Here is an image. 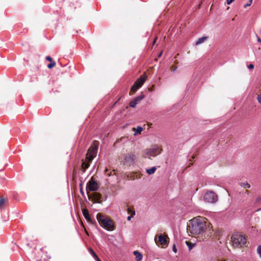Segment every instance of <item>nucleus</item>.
Segmentation results:
<instances>
[{
  "label": "nucleus",
  "instance_id": "17",
  "mask_svg": "<svg viewBox=\"0 0 261 261\" xmlns=\"http://www.w3.org/2000/svg\"><path fill=\"white\" fill-rule=\"evenodd\" d=\"M240 194L242 197L245 198L246 197L247 195L249 194V191L247 190H244L240 192Z\"/></svg>",
  "mask_w": 261,
  "mask_h": 261
},
{
  "label": "nucleus",
  "instance_id": "15",
  "mask_svg": "<svg viewBox=\"0 0 261 261\" xmlns=\"http://www.w3.org/2000/svg\"><path fill=\"white\" fill-rule=\"evenodd\" d=\"M207 37H202L201 38H199L196 42L195 44L196 45H199L203 42H204L206 40H207Z\"/></svg>",
  "mask_w": 261,
  "mask_h": 261
},
{
  "label": "nucleus",
  "instance_id": "39",
  "mask_svg": "<svg viewBox=\"0 0 261 261\" xmlns=\"http://www.w3.org/2000/svg\"><path fill=\"white\" fill-rule=\"evenodd\" d=\"M260 200V198H257V201H258Z\"/></svg>",
  "mask_w": 261,
  "mask_h": 261
},
{
  "label": "nucleus",
  "instance_id": "14",
  "mask_svg": "<svg viewBox=\"0 0 261 261\" xmlns=\"http://www.w3.org/2000/svg\"><path fill=\"white\" fill-rule=\"evenodd\" d=\"M89 251L91 255L93 257V258L96 260V261H101L99 258L98 256L96 255L95 252L93 251V250L91 248L89 249Z\"/></svg>",
  "mask_w": 261,
  "mask_h": 261
},
{
  "label": "nucleus",
  "instance_id": "9",
  "mask_svg": "<svg viewBox=\"0 0 261 261\" xmlns=\"http://www.w3.org/2000/svg\"><path fill=\"white\" fill-rule=\"evenodd\" d=\"M146 78L147 76L145 74H143L134 83L140 88L144 83Z\"/></svg>",
  "mask_w": 261,
  "mask_h": 261
},
{
  "label": "nucleus",
  "instance_id": "23",
  "mask_svg": "<svg viewBox=\"0 0 261 261\" xmlns=\"http://www.w3.org/2000/svg\"><path fill=\"white\" fill-rule=\"evenodd\" d=\"M56 65V62L55 61H53L50 62V63L47 65V67L49 69L54 67Z\"/></svg>",
  "mask_w": 261,
  "mask_h": 261
},
{
  "label": "nucleus",
  "instance_id": "26",
  "mask_svg": "<svg viewBox=\"0 0 261 261\" xmlns=\"http://www.w3.org/2000/svg\"><path fill=\"white\" fill-rule=\"evenodd\" d=\"M5 202V199L4 198L0 199V207H2Z\"/></svg>",
  "mask_w": 261,
  "mask_h": 261
},
{
  "label": "nucleus",
  "instance_id": "13",
  "mask_svg": "<svg viewBox=\"0 0 261 261\" xmlns=\"http://www.w3.org/2000/svg\"><path fill=\"white\" fill-rule=\"evenodd\" d=\"M133 253L135 256L137 261H141L142 259L143 256L141 253L137 251H134Z\"/></svg>",
  "mask_w": 261,
  "mask_h": 261
},
{
  "label": "nucleus",
  "instance_id": "4",
  "mask_svg": "<svg viewBox=\"0 0 261 261\" xmlns=\"http://www.w3.org/2000/svg\"><path fill=\"white\" fill-rule=\"evenodd\" d=\"M231 239L232 245L235 247H241L246 243L245 237L238 232L233 233Z\"/></svg>",
  "mask_w": 261,
  "mask_h": 261
},
{
  "label": "nucleus",
  "instance_id": "6",
  "mask_svg": "<svg viewBox=\"0 0 261 261\" xmlns=\"http://www.w3.org/2000/svg\"><path fill=\"white\" fill-rule=\"evenodd\" d=\"M161 153V149L159 146L154 145L151 148L147 149L146 154L147 155L155 156Z\"/></svg>",
  "mask_w": 261,
  "mask_h": 261
},
{
  "label": "nucleus",
  "instance_id": "22",
  "mask_svg": "<svg viewBox=\"0 0 261 261\" xmlns=\"http://www.w3.org/2000/svg\"><path fill=\"white\" fill-rule=\"evenodd\" d=\"M143 130V128L141 126H138L135 130L134 135H137L138 134L140 133Z\"/></svg>",
  "mask_w": 261,
  "mask_h": 261
},
{
  "label": "nucleus",
  "instance_id": "2",
  "mask_svg": "<svg viewBox=\"0 0 261 261\" xmlns=\"http://www.w3.org/2000/svg\"><path fill=\"white\" fill-rule=\"evenodd\" d=\"M96 218L101 227L107 230H112L115 228L113 221L108 216L98 213Z\"/></svg>",
  "mask_w": 261,
  "mask_h": 261
},
{
  "label": "nucleus",
  "instance_id": "21",
  "mask_svg": "<svg viewBox=\"0 0 261 261\" xmlns=\"http://www.w3.org/2000/svg\"><path fill=\"white\" fill-rule=\"evenodd\" d=\"M139 88H140L134 83V85L131 87L130 92H132L133 93H135V92H136L138 90V89Z\"/></svg>",
  "mask_w": 261,
  "mask_h": 261
},
{
  "label": "nucleus",
  "instance_id": "32",
  "mask_svg": "<svg viewBox=\"0 0 261 261\" xmlns=\"http://www.w3.org/2000/svg\"><path fill=\"white\" fill-rule=\"evenodd\" d=\"M172 250H173V252H174L175 253L177 252V249L176 248L175 245H173Z\"/></svg>",
  "mask_w": 261,
  "mask_h": 261
},
{
  "label": "nucleus",
  "instance_id": "18",
  "mask_svg": "<svg viewBox=\"0 0 261 261\" xmlns=\"http://www.w3.org/2000/svg\"><path fill=\"white\" fill-rule=\"evenodd\" d=\"M144 98V95L143 94L137 96L134 99V100L137 103V104Z\"/></svg>",
  "mask_w": 261,
  "mask_h": 261
},
{
  "label": "nucleus",
  "instance_id": "11",
  "mask_svg": "<svg viewBox=\"0 0 261 261\" xmlns=\"http://www.w3.org/2000/svg\"><path fill=\"white\" fill-rule=\"evenodd\" d=\"M92 200L94 203H100L101 195L98 193L95 192L92 194Z\"/></svg>",
  "mask_w": 261,
  "mask_h": 261
},
{
  "label": "nucleus",
  "instance_id": "28",
  "mask_svg": "<svg viewBox=\"0 0 261 261\" xmlns=\"http://www.w3.org/2000/svg\"><path fill=\"white\" fill-rule=\"evenodd\" d=\"M45 59L46 60L50 61V62L53 61L52 58L50 56H46Z\"/></svg>",
  "mask_w": 261,
  "mask_h": 261
},
{
  "label": "nucleus",
  "instance_id": "7",
  "mask_svg": "<svg viewBox=\"0 0 261 261\" xmlns=\"http://www.w3.org/2000/svg\"><path fill=\"white\" fill-rule=\"evenodd\" d=\"M98 186L96 181L91 179L87 183L86 186L87 191H96L98 190Z\"/></svg>",
  "mask_w": 261,
  "mask_h": 261
},
{
  "label": "nucleus",
  "instance_id": "30",
  "mask_svg": "<svg viewBox=\"0 0 261 261\" xmlns=\"http://www.w3.org/2000/svg\"><path fill=\"white\" fill-rule=\"evenodd\" d=\"M248 68L249 69H252L254 68V65L252 64H250L248 66Z\"/></svg>",
  "mask_w": 261,
  "mask_h": 261
},
{
  "label": "nucleus",
  "instance_id": "12",
  "mask_svg": "<svg viewBox=\"0 0 261 261\" xmlns=\"http://www.w3.org/2000/svg\"><path fill=\"white\" fill-rule=\"evenodd\" d=\"M159 242L163 246L167 245L168 244L166 238L162 234L159 236Z\"/></svg>",
  "mask_w": 261,
  "mask_h": 261
},
{
  "label": "nucleus",
  "instance_id": "36",
  "mask_svg": "<svg viewBox=\"0 0 261 261\" xmlns=\"http://www.w3.org/2000/svg\"><path fill=\"white\" fill-rule=\"evenodd\" d=\"M257 41L259 42H261V39L259 37H257Z\"/></svg>",
  "mask_w": 261,
  "mask_h": 261
},
{
  "label": "nucleus",
  "instance_id": "16",
  "mask_svg": "<svg viewBox=\"0 0 261 261\" xmlns=\"http://www.w3.org/2000/svg\"><path fill=\"white\" fill-rule=\"evenodd\" d=\"M239 185L240 186H241L242 188L245 189L246 190L247 189H249L250 188V185L249 183H248L247 182H240V183H239Z\"/></svg>",
  "mask_w": 261,
  "mask_h": 261
},
{
  "label": "nucleus",
  "instance_id": "31",
  "mask_svg": "<svg viewBox=\"0 0 261 261\" xmlns=\"http://www.w3.org/2000/svg\"><path fill=\"white\" fill-rule=\"evenodd\" d=\"M132 214V216H133V217L136 214V212H135V211L134 210H132V211H131L130 213Z\"/></svg>",
  "mask_w": 261,
  "mask_h": 261
},
{
  "label": "nucleus",
  "instance_id": "5",
  "mask_svg": "<svg viewBox=\"0 0 261 261\" xmlns=\"http://www.w3.org/2000/svg\"><path fill=\"white\" fill-rule=\"evenodd\" d=\"M204 200L208 203H215L218 201V196L212 191H208L204 194Z\"/></svg>",
  "mask_w": 261,
  "mask_h": 261
},
{
  "label": "nucleus",
  "instance_id": "10",
  "mask_svg": "<svg viewBox=\"0 0 261 261\" xmlns=\"http://www.w3.org/2000/svg\"><path fill=\"white\" fill-rule=\"evenodd\" d=\"M82 213L85 219L87 220L88 222L91 224H95L96 222L93 221L91 219L89 214L88 212V211L87 209H83L82 210Z\"/></svg>",
  "mask_w": 261,
  "mask_h": 261
},
{
  "label": "nucleus",
  "instance_id": "19",
  "mask_svg": "<svg viewBox=\"0 0 261 261\" xmlns=\"http://www.w3.org/2000/svg\"><path fill=\"white\" fill-rule=\"evenodd\" d=\"M156 168L155 167H152V168H150V169H148L146 170V172L149 174V175H151V174H153L155 171H156Z\"/></svg>",
  "mask_w": 261,
  "mask_h": 261
},
{
  "label": "nucleus",
  "instance_id": "1",
  "mask_svg": "<svg viewBox=\"0 0 261 261\" xmlns=\"http://www.w3.org/2000/svg\"><path fill=\"white\" fill-rule=\"evenodd\" d=\"M206 229V222L204 218H194L189 221L188 230L191 233L197 235L205 231Z\"/></svg>",
  "mask_w": 261,
  "mask_h": 261
},
{
  "label": "nucleus",
  "instance_id": "40",
  "mask_svg": "<svg viewBox=\"0 0 261 261\" xmlns=\"http://www.w3.org/2000/svg\"><path fill=\"white\" fill-rule=\"evenodd\" d=\"M81 193H83V191H82V190H81Z\"/></svg>",
  "mask_w": 261,
  "mask_h": 261
},
{
  "label": "nucleus",
  "instance_id": "41",
  "mask_svg": "<svg viewBox=\"0 0 261 261\" xmlns=\"http://www.w3.org/2000/svg\"><path fill=\"white\" fill-rule=\"evenodd\" d=\"M260 210H261V208L258 210V211H260Z\"/></svg>",
  "mask_w": 261,
  "mask_h": 261
},
{
  "label": "nucleus",
  "instance_id": "20",
  "mask_svg": "<svg viewBox=\"0 0 261 261\" xmlns=\"http://www.w3.org/2000/svg\"><path fill=\"white\" fill-rule=\"evenodd\" d=\"M186 244L188 247L189 250L190 251L191 250L195 245V244L189 241H186Z\"/></svg>",
  "mask_w": 261,
  "mask_h": 261
},
{
  "label": "nucleus",
  "instance_id": "35",
  "mask_svg": "<svg viewBox=\"0 0 261 261\" xmlns=\"http://www.w3.org/2000/svg\"><path fill=\"white\" fill-rule=\"evenodd\" d=\"M176 68H176V67H173V68H172V69H171V71H172V72H174V71H175L176 70Z\"/></svg>",
  "mask_w": 261,
  "mask_h": 261
},
{
  "label": "nucleus",
  "instance_id": "29",
  "mask_svg": "<svg viewBox=\"0 0 261 261\" xmlns=\"http://www.w3.org/2000/svg\"><path fill=\"white\" fill-rule=\"evenodd\" d=\"M226 1H227V4L228 5H230L234 1V0H226Z\"/></svg>",
  "mask_w": 261,
  "mask_h": 261
},
{
  "label": "nucleus",
  "instance_id": "27",
  "mask_svg": "<svg viewBox=\"0 0 261 261\" xmlns=\"http://www.w3.org/2000/svg\"><path fill=\"white\" fill-rule=\"evenodd\" d=\"M252 1L253 0H249L248 2L246 5H245L244 7L246 8L248 6H250L252 3Z\"/></svg>",
  "mask_w": 261,
  "mask_h": 261
},
{
  "label": "nucleus",
  "instance_id": "8",
  "mask_svg": "<svg viewBox=\"0 0 261 261\" xmlns=\"http://www.w3.org/2000/svg\"><path fill=\"white\" fill-rule=\"evenodd\" d=\"M135 159V156L133 154H128L125 155L124 162L125 164L130 165Z\"/></svg>",
  "mask_w": 261,
  "mask_h": 261
},
{
  "label": "nucleus",
  "instance_id": "38",
  "mask_svg": "<svg viewBox=\"0 0 261 261\" xmlns=\"http://www.w3.org/2000/svg\"><path fill=\"white\" fill-rule=\"evenodd\" d=\"M156 38H155V39L154 40V41H153V44L155 43V41H156Z\"/></svg>",
  "mask_w": 261,
  "mask_h": 261
},
{
  "label": "nucleus",
  "instance_id": "37",
  "mask_svg": "<svg viewBox=\"0 0 261 261\" xmlns=\"http://www.w3.org/2000/svg\"><path fill=\"white\" fill-rule=\"evenodd\" d=\"M162 52H161V53H160V54L159 55L158 57H160L162 56Z\"/></svg>",
  "mask_w": 261,
  "mask_h": 261
},
{
  "label": "nucleus",
  "instance_id": "25",
  "mask_svg": "<svg viewBox=\"0 0 261 261\" xmlns=\"http://www.w3.org/2000/svg\"><path fill=\"white\" fill-rule=\"evenodd\" d=\"M257 252L259 254V257L261 258V245H259L257 248Z\"/></svg>",
  "mask_w": 261,
  "mask_h": 261
},
{
  "label": "nucleus",
  "instance_id": "24",
  "mask_svg": "<svg viewBox=\"0 0 261 261\" xmlns=\"http://www.w3.org/2000/svg\"><path fill=\"white\" fill-rule=\"evenodd\" d=\"M137 103L134 100L130 102L129 106L132 108H135Z\"/></svg>",
  "mask_w": 261,
  "mask_h": 261
},
{
  "label": "nucleus",
  "instance_id": "3",
  "mask_svg": "<svg viewBox=\"0 0 261 261\" xmlns=\"http://www.w3.org/2000/svg\"><path fill=\"white\" fill-rule=\"evenodd\" d=\"M94 145V146L91 147L92 149L90 152H88L87 154L86 160H82V170L83 172H85L86 169L88 168L90 162L92 161L96 154L98 145L95 144Z\"/></svg>",
  "mask_w": 261,
  "mask_h": 261
},
{
  "label": "nucleus",
  "instance_id": "34",
  "mask_svg": "<svg viewBox=\"0 0 261 261\" xmlns=\"http://www.w3.org/2000/svg\"><path fill=\"white\" fill-rule=\"evenodd\" d=\"M131 211H132V210L130 207H127V211L128 213H130Z\"/></svg>",
  "mask_w": 261,
  "mask_h": 261
},
{
  "label": "nucleus",
  "instance_id": "33",
  "mask_svg": "<svg viewBox=\"0 0 261 261\" xmlns=\"http://www.w3.org/2000/svg\"><path fill=\"white\" fill-rule=\"evenodd\" d=\"M133 217H133V216H132V215L129 216H128V217H127V220L128 221H130V220H131V219H132V218H133Z\"/></svg>",
  "mask_w": 261,
  "mask_h": 261
}]
</instances>
